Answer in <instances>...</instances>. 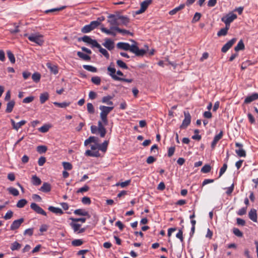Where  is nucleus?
<instances>
[{
    "mask_svg": "<svg viewBox=\"0 0 258 258\" xmlns=\"http://www.w3.org/2000/svg\"><path fill=\"white\" fill-rule=\"evenodd\" d=\"M131 41L133 42V44L131 45L128 43L120 42L117 43V47L118 49L126 51L130 50L138 56H143L146 53L148 48V47H147L146 49H139L137 42L135 40H131Z\"/></svg>",
    "mask_w": 258,
    "mask_h": 258,
    "instance_id": "nucleus-1",
    "label": "nucleus"
},
{
    "mask_svg": "<svg viewBox=\"0 0 258 258\" xmlns=\"http://www.w3.org/2000/svg\"><path fill=\"white\" fill-rule=\"evenodd\" d=\"M99 108L101 111L100 113V121H102L104 125H107L108 123L107 115L113 109L114 106L100 105Z\"/></svg>",
    "mask_w": 258,
    "mask_h": 258,
    "instance_id": "nucleus-2",
    "label": "nucleus"
},
{
    "mask_svg": "<svg viewBox=\"0 0 258 258\" xmlns=\"http://www.w3.org/2000/svg\"><path fill=\"white\" fill-rule=\"evenodd\" d=\"M24 36L27 37L29 41L34 42L38 45H42L44 42L43 36L38 33H32L30 35L25 34Z\"/></svg>",
    "mask_w": 258,
    "mask_h": 258,
    "instance_id": "nucleus-3",
    "label": "nucleus"
},
{
    "mask_svg": "<svg viewBox=\"0 0 258 258\" xmlns=\"http://www.w3.org/2000/svg\"><path fill=\"white\" fill-rule=\"evenodd\" d=\"M91 149L87 150L85 153V155L89 157H98L100 156L98 150V143L90 145Z\"/></svg>",
    "mask_w": 258,
    "mask_h": 258,
    "instance_id": "nucleus-4",
    "label": "nucleus"
},
{
    "mask_svg": "<svg viewBox=\"0 0 258 258\" xmlns=\"http://www.w3.org/2000/svg\"><path fill=\"white\" fill-rule=\"evenodd\" d=\"M108 22L111 27H118L120 26L118 15L110 14L108 16Z\"/></svg>",
    "mask_w": 258,
    "mask_h": 258,
    "instance_id": "nucleus-5",
    "label": "nucleus"
},
{
    "mask_svg": "<svg viewBox=\"0 0 258 258\" xmlns=\"http://www.w3.org/2000/svg\"><path fill=\"white\" fill-rule=\"evenodd\" d=\"M237 18V15L233 13H229L225 17L222 18V21L225 24L226 26L229 27L230 24Z\"/></svg>",
    "mask_w": 258,
    "mask_h": 258,
    "instance_id": "nucleus-6",
    "label": "nucleus"
},
{
    "mask_svg": "<svg viewBox=\"0 0 258 258\" xmlns=\"http://www.w3.org/2000/svg\"><path fill=\"white\" fill-rule=\"evenodd\" d=\"M184 118L180 126V128H185L189 125L191 122V115L188 111L184 112Z\"/></svg>",
    "mask_w": 258,
    "mask_h": 258,
    "instance_id": "nucleus-7",
    "label": "nucleus"
},
{
    "mask_svg": "<svg viewBox=\"0 0 258 258\" xmlns=\"http://www.w3.org/2000/svg\"><path fill=\"white\" fill-rule=\"evenodd\" d=\"M236 147L238 148L235 150V153L237 155L240 157H245L246 156V152L243 149V145L241 143L236 142L235 143Z\"/></svg>",
    "mask_w": 258,
    "mask_h": 258,
    "instance_id": "nucleus-8",
    "label": "nucleus"
},
{
    "mask_svg": "<svg viewBox=\"0 0 258 258\" xmlns=\"http://www.w3.org/2000/svg\"><path fill=\"white\" fill-rule=\"evenodd\" d=\"M30 208L37 214L46 216V213L37 204L35 203H31Z\"/></svg>",
    "mask_w": 258,
    "mask_h": 258,
    "instance_id": "nucleus-9",
    "label": "nucleus"
},
{
    "mask_svg": "<svg viewBox=\"0 0 258 258\" xmlns=\"http://www.w3.org/2000/svg\"><path fill=\"white\" fill-rule=\"evenodd\" d=\"M24 221V219L23 218L14 221L11 225L10 230H15L18 229Z\"/></svg>",
    "mask_w": 258,
    "mask_h": 258,
    "instance_id": "nucleus-10",
    "label": "nucleus"
},
{
    "mask_svg": "<svg viewBox=\"0 0 258 258\" xmlns=\"http://www.w3.org/2000/svg\"><path fill=\"white\" fill-rule=\"evenodd\" d=\"M236 41V38H233L229 41H228L224 46L222 47L221 49V51L222 52L225 53L235 43Z\"/></svg>",
    "mask_w": 258,
    "mask_h": 258,
    "instance_id": "nucleus-11",
    "label": "nucleus"
},
{
    "mask_svg": "<svg viewBox=\"0 0 258 258\" xmlns=\"http://www.w3.org/2000/svg\"><path fill=\"white\" fill-rule=\"evenodd\" d=\"M106 125L103 124V122L101 121L98 122V131L100 134L101 137L103 138L106 134V130L104 127Z\"/></svg>",
    "mask_w": 258,
    "mask_h": 258,
    "instance_id": "nucleus-12",
    "label": "nucleus"
},
{
    "mask_svg": "<svg viewBox=\"0 0 258 258\" xmlns=\"http://www.w3.org/2000/svg\"><path fill=\"white\" fill-rule=\"evenodd\" d=\"M104 42L102 43V45L109 50H112L114 47V42L109 38H106L104 40Z\"/></svg>",
    "mask_w": 258,
    "mask_h": 258,
    "instance_id": "nucleus-13",
    "label": "nucleus"
},
{
    "mask_svg": "<svg viewBox=\"0 0 258 258\" xmlns=\"http://www.w3.org/2000/svg\"><path fill=\"white\" fill-rule=\"evenodd\" d=\"M257 99H258V93H254L252 94L251 95L245 97L244 101V103L248 104L254 100H257Z\"/></svg>",
    "mask_w": 258,
    "mask_h": 258,
    "instance_id": "nucleus-14",
    "label": "nucleus"
},
{
    "mask_svg": "<svg viewBox=\"0 0 258 258\" xmlns=\"http://www.w3.org/2000/svg\"><path fill=\"white\" fill-rule=\"evenodd\" d=\"M11 122L13 128L18 131L22 126L24 125L26 123V121L24 120H22L20 122L16 123L13 119H11Z\"/></svg>",
    "mask_w": 258,
    "mask_h": 258,
    "instance_id": "nucleus-15",
    "label": "nucleus"
},
{
    "mask_svg": "<svg viewBox=\"0 0 258 258\" xmlns=\"http://www.w3.org/2000/svg\"><path fill=\"white\" fill-rule=\"evenodd\" d=\"M107 70L108 71V75L111 76L113 80L117 81L118 79H119V77L115 75L116 70L114 68L109 66L107 68Z\"/></svg>",
    "mask_w": 258,
    "mask_h": 258,
    "instance_id": "nucleus-16",
    "label": "nucleus"
},
{
    "mask_svg": "<svg viewBox=\"0 0 258 258\" xmlns=\"http://www.w3.org/2000/svg\"><path fill=\"white\" fill-rule=\"evenodd\" d=\"M120 25L127 26L130 22V19L127 16L118 15Z\"/></svg>",
    "mask_w": 258,
    "mask_h": 258,
    "instance_id": "nucleus-17",
    "label": "nucleus"
},
{
    "mask_svg": "<svg viewBox=\"0 0 258 258\" xmlns=\"http://www.w3.org/2000/svg\"><path fill=\"white\" fill-rule=\"evenodd\" d=\"M249 218L252 221L256 222L257 221V213L256 210L254 209H252L248 213Z\"/></svg>",
    "mask_w": 258,
    "mask_h": 258,
    "instance_id": "nucleus-18",
    "label": "nucleus"
},
{
    "mask_svg": "<svg viewBox=\"0 0 258 258\" xmlns=\"http://www.w3.org/2000/svg\"><path fill=\"white\" fill-rule=\"evenodd\" d=\"M46 65L51 73L54 75H56L58 73V71L56 65L52 64L50 62H47Z\"/></svg>",
    "mask_w": 258,
    "mask_h": 258,
    "instance_id": "nucleus-19",
    "label": "nucleus"
},
{
    "mask_svg": "<svg viewBox=\"0 0 258 258\" xmlns=\"http://www.w3.org/2000/svg\"><path fill=\"white\" fill-rule=\"evenodd\" d=\"M99 141L98 138L94 136H91L88 139L86 140L84 142V145L85 146H88L91 143L96 144Z\"/></svg>",
    "mask_w": 258,
    "mask_h": 258,
    "instance_id": "nucleus-20",
    "label": "nucleus"
},
{
    "mask_svg": "<svg viewBox=\"0 0 258 258\" xmlns=\"http://www.w3.org/2000/svg\"><path fill=\"white\" fill-rule=\"evenodd\" d=\"M113 98V97L110 95H107L102 97L101 102L103 103H105L107 105H110V106H113V102L111 100Z\"/></svg>",
    "mask_w": 258,
    "mask_h": 258,
    "instance_id": "nucleus-21",
    "label": "nucleus"
},
{
    "mask_svg": "<svg viewBox=\"0 0 258 258\" xmlns=\"http://www.w3.org/2000/svg\"><path fill=\"white\" fill-rule=\"evenodd\" d=\"M111 30H115V31L121 33L123 35H132V33L130 32L129 31L125 29H121L119 28V27H111Z\"/></svg>",
    "mask_w": 258,
    "mask_h": 258,
    "instance_id": "nucleus-22",
    "label": "nucleus"
},
{
    "mask_svg": "<svg viewBox=\"0 0 258 258\" xmlns=\"http://www.w3.org/2000/svg\"><path fill=\"white\" fill-rule=\"evenodd\" d=\"M48 210L51 212L56 214L62 215L63 213L62 210L59 208L50 206L48 208Z\"/></svg>",
    "mask_w": 258,
    "mask_h": 258,
    "instance_id": "nucleus-23",
    "label": "nucleus"
},
{
    "mask_svg": "<svg viewBox=\"0 0 258 258\" xmlns=\"http://www.w3.org/2000/svg\"><path fill=\"white\" fill-rule=\"evenodd\" d=\"M15 104V102L14 100H11L10 102H9L7 104V108L6 109V112L7 113L11 112L13 109Z\"/></svg>",
    "mask_w": 258,
    "mask_h": 258,
    "instance_id": "nucleus-24",
    "label": "nucleus"
},
{
    "mask_svg": "<svg viewBox=\"0 0 258 258\" xmlns=\"http://www.w3.org/2000/svg\"><path fill=\"white\" fill-rule=\"evenodd\" d=\"M40 189L44 192H49L51 190V185L47 182H44Z\"/></svg>",
    "mask_w": 258,
    "mask_h": 258,
    "instance_id": "nucleus-25",
    "label": "nucleus"
},
{
    "mask_svg": "<svg viewBox=\"0 0 258 258\" xmlns=\"http://www.w3.org/2000/svg\"><path fill=\"white\" fill-rule=\"evenodd\" d=\"M48 98L49 94L47 92H44L40 95V102L41 104L44 103Z\"/></svg>",
    "mask_w": 258,
    "mask_h": 258,
    "instance_id": "nucleus-26",
    "label": "nucleus"
},
{
    "mask_svg": "<svg viewBox=\"0 0 258 258\" xmlns=\"http://www.w3.org/2000/svg\"><path fill=\"white\" fill-rule=\"evenodd\" d=\"M108 144V141H105L102 144H99L98 143V150L103 152H106L107 150Z\"/></svg>",
    "mask_w": 258,
    "mask_h": 258,
    "instance_id": "nucleus-27",
    "label": "nucleus"
},
{
    "mask_svg": "<svg viewBox=\"0 0 258 258\" xmlns=\"http://www.w3.org/2000/svg\"><path fill=\"white\" fill-rule=\"evenodd\" d=\"M74 213L75 215L79 216H88L89 215L87 211L82 209H79L75 210Z\"/></svg>",
    "mask_w": 258,
    "mask_h": 258,
    "instance_id": "nucleus-28",
    "label": "nucleus"
},
{
    "mask_svg": "<svg viewBox=\"0 0 258 258\" xmlns=\"http://www.w3.org/2000/svg\"><path fill=\"white\" fill-rule=\"evenodd\" d=\"M101 30L102 32L106 33L107 35H111L113 36H116V33L114 32V31H115V30H111V27L110 28V29H107L106 28L102 27L101 28Z\"/></svg>",
    "mask_w": 258,
    "mask_h": 258,
    "instance_id": "nucleus-29",
    "label": "nucleus"
},
{
    "mask_svg": "<svg viewBox=\"0 0 258 258\" xmlns=\"http://www.w3.org/2000/svg\"><path fill=\"white\" fill-rule=\"evenodd\" d=\"M70 226L73 229L75 233H77L79 231L81 225L77 223L76 222H73L70 223Z\"/></svg>",
    "mask_w": 258,
    "mask_h": 258,
    "instance_id": "nucleus-30",
    "label": "nucleus"
},
{
    "mask_svg": "<svg viewBox=\"0 0 258 258\" xmlns=\"http://www.w3.org/2000/svg\"><path fill=\"white\" fill-rule=\"evenodd\" d=\"M152 2V0H145L143 1L141 4V8L145 11Z\"/></svg>",
    "mask_w": 258,
    "mask_h": 258,
    "instance_id": "nucleus-31",
    "label": "nucleus"
},
{
    "mask_svg": "<svg viewBox=\"0 0 258 258\" xmlns=\"http://www.w3.org/2000/svg\"><path fill=\"white\" fill-rule=\"evenodd\" d=\"M78 56L84 60L89 61L90 60L91 57L88 55L84 53L83 52L78 51L77 52Z\"/></svg>",
    "mask_w": 258,
    "mask_h": 258,
    "instance_id": "nucleus-32",
    "label": "nucleus"
},
{
    "mask_svg": "<svg viewBox=\"0 0 258 258\" xmlns=\"http://www.w3.org/2000/svg\"><path fill=\"white\" fill-rule=\"evenodd\" d=\"M32 183L34 185H39L41 183V180L38 177L35 175L32 176Z\"/></svg>",
    "mask_w": 258,
    "mask_h": 258,
    "instance_id": "nucleus-33",
    "label": "nucleus"
},
{
    "mask_svg": "<svg viewBox=\"0 0 258 258\" xmlns=\"http://www.w3.org/2000/svg\"><path fill=\"white\" fill-rule=\"evenodd\" d=\"M53 103L54 105L60 108H66L70 105V102H63L61 103L54 102Z\"/></svg>",
    "mask_w": 258,
    "mask_h": 258,
    "instance_id": "nucleus-34",
    "label": "nucleus"
},
{
    "mask_svg": "<svg viewBox=\"0 0 258 258\" xmlns=\"http://www.w3.org/2000/svg\"><path fill=\"white\" fill-rule=\"evenodd\" d=\"M92 26L89 24L84 26L81 29V31L83 33H87L93 30Z\"/></svg>",
    "mask_w": 258,
    "mask_h": 258,
    "instance_id": "nucleus-35",
    "label": "nucleus"
},
{
    "mask_svg": "<svg viewBox=\"0 0 258 258\" xmlns=\"http://www.w3.org/2000/svg\"><path fill=\"white\" fill-rule=\"evenodd\" d=\"M21 247V245L17 241H15L11 245V249L12 251L19 250Z\"/></svg>",
    "mask_w": 258,
    "mask_h": 258,
    "instance_id": "nucleus-36",
    "label": "nucleus"
},
{
    "mask_svg": "<svg viewBox=\"0 0 258 258\" xmlns=\"http://www.w3.org/2000/svg\"><path fill=\"white\" fill-rule=\"evenodd\" d=\"M244 48V45L242 40H240L237 45L235 47L234 50L236 51H238L239 50H242Z\"/></svg>",
    "mask_w": 258,
    "mask_h": 258,
    "instance_id": "nucleus-37",
    "label": "nucleus"
},
{
    "mask_svg": "<svg viewBox=\"0 0 258 258\" xmlns=\"http://www.w3.org/2000/svg\"><path fill=\"white\" fill-rule=\"evenodd\" d=\"M229 28V27L226 26L225 28L220 29V30L219 31H218V33H217V35L218 36L226 35L227 33Z\"/></svg>",
    "mask_w": 258,
    "mask_h": 258,
    "instance_id": "nucleus-38",
    "label": "nucleus"
},
{
    "mask_svg": "<svg viewBox=\"0 0 258 258\" xmlns=\"http://www.w3.org/2000/svg\"><path fill=\"white\" fill-rule=\"evenodd\" d=\"M7 56L11 63H14L15 62V57L14 55L11 50L7 51Z\"/></svg>",
    "mask_w": 258,
    "mask_h": 258,
    "instance_id": "nucleus-39",
    "label": "nucleus"
},
{
    "mask_svg": "<svg viewBox=\"0 0 258 258\" xmlns=\"http://www.w3.org/2000/svg\"><path fill=\"white\" fill-rule=\"evenodd\" d=\"M47 150V147L45 146H44V145L38 146H37V149H36L37 151L40 154H42V153H45L46 152Z\"/></svg>",
    "mask_w": 258,
    "mask_h": 258,
    "instance_id": "nucleus-40",
    "label": "nucleus"
},
{
    "mask_svg": "<svg viewBox=\"0 0 258 258\" xmlns=\"http://www.w3.org/2000/svg\"><path fill=\"white\" fill-rule=\"evenodd\" d=\"M9 192L14 196H17L19 194L18 190L14 187H10L8 188Z\"/></svg>",
    "mask_w": 258,
    "mask_h": 258,
    "instance_id": "nucleus-41",
    "label": "nucleus"
},
{
    "mask_svg": "<svg viewBox=\"0 0 258 258\" xmlns=\"http://www.w3.org/2000/svg\"><path fill=\"white\" fill-rule=\"evenodd\" d=\"M83 67L84 69H85L89 72H93V73L97 72V69L92 66L85 64V65H83Z\"/></svg>",
    "mask_w": 258,
    "mask_h": 258,
    "instance_id": "nucleus-42",
    "label": "nucleus"
},
{
    "mask_svg": "<svg viewBox=\"0 0 258 258\" xmlns=\"http://www.w3.org/2000/svg\"><path fill=\"white\" fill-rule=\"evenodd\" d=\"M27 203V201L25 199H21L17 203V207L19 208H23Z\"/></svg>",
    "mask_w": 258,
    "mask_h": 258,
    "instance_id": "nucleus-43",
    "label": "nucleus"
},
{
    "mask_svg": "<svg viewBox=\"0 0 258 258\" xmlns=\"http://www.w3.org/2000/svg\"><path fill=\"white\" fill-rule=\"evenodd\" d=\"M131 180H126L124 182H117L116 184H115V186H120L122 188H123V187H125L127 186H128L130 183H131Z\"/></svg>",
    "mask_w": 258,
    "mask_h": 258,
    "instance_id": "nucleus-44",
    "label": "nucleus"
},
{
    "mask_svg": "<svg viewBox=\"0 0 258 258\" xmlns=\"http://www.w3.org/2000/svg\"><path fill=\"white\" fill-rule=\"evenodd\" d=\"M87 111L89 113L93 114L95 112V109L91 103H88L87 104Z\"/></svg>",
    "mask_w": 258,
    "mask_h": 258,
    "instance_id": "nucleus-45",
    "label": "nucleus"
},
{
    "mask_svg": "<svg viewBox=\"0 0 258 258\" xmlns=\"http://www.w3.org/2000/svg\"><path fill=\"white\" fill-rule=\"evenodd\" d=\"M116 63H117V66L120 68L124 69H128V67L127 66L126 63H124L121 60H117L116 61Z\"/></svg>",
    "mask_w": 258,
    "mask_h": 258,
    "instance_id": "nucleus-46",
    "label": "nucleus"
},
{
    "mask_svg": "<svg viewBox=\"0 0 258 258\" xmlns=\"http://www.w3.org/2000/svg\"><path fill=\"white\" fill-rule=\"evenodd\" d=\"M40 74L38 73H35L32 76V80L36 83L38 82L40 79Z\"/></svg>",
    "mask_w": 258,
    "mask_h": 258,
    "instance_id": "nucleus-47",
    "label": "nucleus"
},
{
    "mask_svg": "<svg viewBox=\"0 0 258 258\" xmlns=\"http://www.w3.org/2000/svg\"><path fill=\"white\" fill-rule=\"evenodd\" d=\"M211 167L208 164L205 165L201 169V172L207 173L211 171Z\"/></svg>",
    "mask_w": 258,
    "mask_h": 258,
    "instance_id": "nucleus-48",
    "label": "nucleus"
},
{
    "mask_svg": "<svg viewBox=\"0 0 258 258\" xmlns=\"http://www.w3.org/2000/svg\"><path fill=\"white\" fill-rule=\"evenodd\" d=\"M83 243L82 239H75L72 241V244L74 246H79Z\"/></svg>",
    "mask_w": 258,
    "mask_h": 258,
    "instance_id": "nucleus-49",
    "label": "nucleus"
},
{
    "mask_svg": "<svg viewBox=\"0 0 258 258\" xmlns=\"http://www.w3.org/2000/svg\"><path fill=\"white\" fill-rule=\"evenodd\" d=\"M62 165L65 170H71L73 168L72 165L69 162H63Z\"/></svg>",
    "mask_w": 258,
    "mask_h": 258,
    "instance_id": "nucleus-50",
    "label": "nucleus"
},
{
    "mask_svg": "<svg viewBox=\"0 0 258 258\" xmlns=\"http://www.w3.org/2000/svg\"><path fill=\"white\" fill-rule=\"evenodd\" d=\"M99 51L107 58L108 59L109 57V54L108 51L104 48H103L100 46L99 48Z\"/></svg>",
    "mask_w": 258,
    "mask_h": 258,
    "instance_id": "nucleus-51",
    "label": "nucleus"
},
{
    "mask_svg": "<svg viewBox=\"0 0 258 258\" xmlns=\"http://www.w3.org/2000/svg\"><path fill=\"white\" fill-rule=\"evenodd\" d=\"M223 135V132L222 131H221L218 135L214 137L213 141L217 143L218 141L222 138Z\"/></svg>",
    "mask_w": 258,
    "mask_h": 258,
    "instance_id": "nucleus-52",
    "label": "nucleus"
},
{
    "mask_svg": "<svg viewBox=\"0 0 258 258\" xmlns=\"http://www.w3.org/2000/svg\"><path fill=\"white\" fill-rule=\"evenodd\" d=\"M233 233L237 236L241 237L243 236L242 232L238 228H234L233 229Z\"/></svg>",
    "mask_w": 258,
    "mask_h": 258,
    "instance_id": "nucleus-53",
    "label": "nucleus"
},
{
    "mask_svg": "<svg viewBox=\"0 0 258 258\" xmlns=\"http://www.w3.org/2000/svg\"><path fill=\"white\" fill-rule=\"evenodd\" d=\"M201 17V14L200 13L196 12L192 19V23H196L199 21Z\"/></svg>",
    "mask_w": 258,
    "mask_h": 258,
    "instance_id": "nucleus-54",
    "label": "nucleus"
},
{
    "mask_svg": "<svg viewBox=\"0 0 258 258\" xmlns=\"http://www.w3.org/2000/svg\"><path fill=\"white\" fill-rule=\"evenodd\" d=\"M89 189V186L85 185L84 186L78 189V190L77 191V193H83V192H86V191H88Z\"/></svg>",
    "mask_w": 258,
    "mask_h": 258,
    "instance_id": "nucleus-55",
    "label": "nucleus"
},
{
    "mask_svg": "<svg viewBox=\"0 0 258 258\" xmlns=\"http://www.w3.org/2000/svg\"><path fill=\"white\" fill-rule=\"evenodd\" d=\"M91 81L95 84V85H99L101 82V79L100 77L96 76V77H93L91 78Z\"/></svg>",
    "mask_w": 258,
    "mask_h": 258,
    "instance_id": "nucleus-56",
    "label": "nucleus"
},
{
    "mask_svg": "<svg viewBox=\"0 0 258 258\" xmlns=\"http://www.w3.org/2000/svg\"><path fill=\"white\" fill-rule=\"evenodd\" d=\"M50 126L48 125H44L39 128V131L41 133H46L48 131Z\"/></svg>",
    "mask_w": 258,
    "mask_h": 258,
    "instance_id": "nucleus-57",
    "label": "nucleus"
},
{
    "mask_svg": "<svg viewBox=\"0 0 258 258\" xmlns=\"http://www.w3.org/2000/svg\"><path fill=\"white\" fill-rule=\"evenodd\" d=\"M34 99V97L31 96L27 97H26L23 100V103H29L32 102Z\"/></svg>",
    "mask_w": 258,
    "mask_h": 258,
    "instance_id": "nucleus-58",
    "label": "nucleus"
},
{
    "mask_svg": "<svg viewBox=\"0 0 258 258\" xmlns=\"http://www.w3.org/2000/svg\"><path fill=\"white\" fill-rule=\"evenodd\" d=\"M227 168V165L226 163H224L223 166L221 168L219 172V177H221L226 171Z\"/></svg>",
    "mask_w": 258,
    "mask_h": 258,
    "instance_id": "nucleus-59",
    "label": "nucleus"
},
{
    "mask_svg": "<svg viewBox=\"0 0 258 258\" xmlns=\"http://www.w3.org/2000/svg\"><path fill=\"white\" fill-rule=\"evenodd\" d=\"M13 215V212L11 210L8 211L4 217L5 220L10 219Z\"/></svg>",
    "mask_w": 258,
    "mask_h": 258,
    "instance_id": "nucleus-60",
    "label": "nucleus"
},
{
    "mask_svg": "<svg viewBox=\"0 0 258 258\" xmlns=\"http://www.w3.org/2000/svg\"><path fill=\"white\" fill-rule=\"evenodd\" d=\"M82 202L84 205H90L91 203L90 199L87 197H83L82 199Z\"/></svg>",
    "mask_w": 258,
    "mask_h": 258,
    "instance_id": "nucleus-61",
    "label": "nucleus"
},
{
    "mask_svg": "<svg viewBox=\"0 0 258 258\" xmlns=\"http://www.w3.org/2000/svg\"><path fill=\"white\" fill-rule=\"evenodd\" d=\"M81 40L88 44H90L92 39L89 36H84L82 38Z\"/></svg>",
    "mask_w": 258,
    "mask_h": 258,
    "instance_id": "nucleus-62",
    "label": "nucleus"
},
{
    "mask_svg": "<svg viewBox=\"0 0 258 258\" xmlns=\"http://www.w3.org/2000/svg\"><path fill=\"white\" fill-rule=\"evenodd\" d=\"M49 226L46 224H42L40 226L39 231L41 232H44L47 231Z\"/></svg>",
    "mask_w": 258,
    "mask_h": 258,
    "instance_id": "nucleus-63",
    "label": "nucleus"
},
{
    "mask_svg": "<svg viewBox=\"0 0 258 258\" xmlns=\"http://www.w3.org/2000/svg\"><path fill=\"white\" fill-rule=\"evenodd\" d=\"M90 24L92 26V29H94L95 28H97L99 25H100V22H99L98 20L93 21L90 22Z\"/></svg>",
    "mask_w": 258,
    "mask_h": 258,
    "instance_id": "nucleus-64",
    "label": "nucleus"
}]
</instances>
